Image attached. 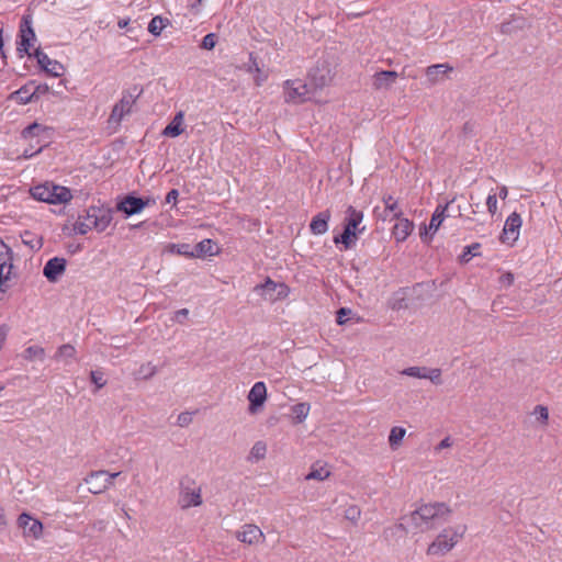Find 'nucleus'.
<instances>
[{"label":"nucleus","mask_w":562,"mask_h":562,"mask_svg":"<svg viewBox=\"0 0 562 562\" xmlns=\"http://www.w3.org/2000/svg\"><path fill=\"white\" fill-rule=\"evenodd\" d=\"M179 504L182 508L201 505L202 497L200 490L195 491L190 490L189 487H182L180 492Z\"/></svg>","instance_id":"nucleus-20"},{"label":"nucleus","mask_w":562,"mask_h":562,"mask_svg":"<svg viewBox=\"0 0 562 562\" xmlns=\"http://www.w3.org/2000/svg\"><path fill=\"white\" fill-rule=\"evenodd\" d=\"M450 513L445 503L424 504L411 514L409 519L416 529L424 532L435 528L439 519L446 521Z\"/></svg>","instance_id":"nucleus-1"},{"label":"nucleus","mask_w":562,"mask_h":562,"mask_svg":"<svg viewBox=\"0 0 562 562\" xmlns=\"http://www.w3.org/2000/svg\"><path fill=\"white\" fill-rule=\"evenodd\" d=\"M507 194H508L507 188L505 186L501 187L499 192H498L499 198L505 200L507 198Z\"/></svg>","instance_id":"nucleus-63"},{"label":"nucleus","mask_w":562,"mask_h":562,"mask_svg":"<svg viewBox=\"0 0 562 562\" xmlns=\"http://www.w3.org/2000/svg\"><path fill=\"white\" fill-rule=\"evenodd\" d=\"M76 356V349L70 344L61 345L56 353V358L72 359Z\"/></svg>","instance_id":"nucleus-39"},{"label":"nucleus","mask_w":562,"mask_h":562,"mask_svg":"<svg viewBox=\"0 0 562 562\" xmlns=\"http://www.w3.org/2000/svg\"><path fill=\"white\" fill-rule=\"evenodd\" d=\"M480 248H481V244H479V243H474V244H472V245H470V246H467V247L464 248V250H463L462 255H461V256H460V258H459V259H460V261H461L462 263H467V262H469L472 256H477V255H479L477 250H479Z\"/></svg>","instance_id":"nucleus-38"},{"label":"nucleus","mask_w":562,"mask_h":562,"mask_svg":"<svg viewBox=\"0 0 562 562\" xmlns=\"http://www.w3.org/2000/svg\"><path fill=\"white\" fill-rule=\"evenodd\" d=\"M192 423V416L189 412H183L178 415L177 424L180 427H187Z\"/></svg>","instance_id":"nucleus-51"},{"label":"nucleus","mask_w":562,"mask_h":562,"mask_svg":"<svg viewBox=\"0 0 562 562\" xmlns=\"http://www.w3.org/2000/svg\"><path fill=\"white\" fill-rule=\"evenodd\" d=\"M167 249L169 252L193 258V250H190L189 244H169Z\"/></svg>","instance_id":"nucleus-33"},{"label":"nucleus","mask_w":562,"mask_h":562,"mask_svg":"<svg viewBox=\"0 0 562 562\" xmlns=\"http://www.w3.org/2000/svg\"><path fill=\"white\" fill-rule=\"evenodd\" d=\"M22 241L30 246L31 249L33 250H38L42 248V238H34L33 237V234L31 232H24L22 235Z\"/></svg>","instance_id":"nucleus-35"},{"label":"nucleus","mask_w":562,"mask_h":562,"mask_svg":"<svg viewBox=\"0 0 562 562\" xmlns=\"http://www.w3.org/2000/svg\"><path fill=\"white\" fill-rule=\"evenodd\" d=\"M250 61H251V65H249L248 71H252L255 69L257 72H260V69L258 67L256 59L252 58V54H250Z\"/></svg>","instance_id":"nucleus-61"},{"label":"nucleus","mask_w":562,"mask_h":562,"mask_svg":"<svg viewBox=\"0 0 562 562\" xmlns=\"http://www.w3.org/2000/svg\"><path fill=\"white\" fill-rule=\"evenodd\" d=\"M7 525V517L4 513V508L0 507V526Z\"/></svg>","instance_id":"nucleus-62"},{"label":"nucleus","mask_w":562,"mask_h":562,"mask_svg":"<svg viewBox=\"0 0 562 562\" xmlns=\"http://www.w3.org/2000/svg\"><path fill=\"white\" fill-rule=\"evenodd\" d=\"M44 146H45V144L41 145L40 148L37 150H35V151L32 150V149H25L23 155H24L25 158L33 157L34 155L40 153Z\"/></svg>","instance_id":"nucleus-60"},{"label":"nucleus","mask_w":562,"mask_h":562,"mask_svg":"<svg viewBox=\"0 0 562 562\" xmlns=\"http://www.w3.org/2000/svg\"><path fill=\"white\" fill-rule=\"evenodd\" d=\"M2 33H3V25H2V23H0V53H1V58H2V65L5 66L7 65V55L3 50Z\"/></svg>","instance_id":"nucleus-56"},{"label":"nucleus","mask_w":562,"mask_h":562,"mask_svg":"<svg viewBox=\"0 0 562 562\" xmlns=\"http://www.w3.org/2000/svg\"><path fill=\"white\" fill-rule=\"evenodd\" d=\"M183 113L179 112L176 114L173 120L165 127L162 134L169 137H177L182 133Z\"/></svg>","instance_id":"nucleus-26"},{"label":"nucleus","mask_w":562,"mask_h":562,"mask_svg":"<svg viewBox=\"0 0 562 562\" xmlns=\"http://www.w3.org/2000/svg\"><path fill=\"white\" fill-rule=\"evenodd\" d=\"M358 234L344 226L341 234L334 237L335 244H342L345 249H350L355 246Z\"/></svg>","instance_id":"nucleus-28"},{"label":"nucleus","mask_w":562,"mask_h":562,"mask_svg":"<svg viewBox=\"0 0 562 562\" xmlns=\"http://www.w3.org/2000/svg\"><path fill=\"white\" fill-rule=\"evenodd\" d=\"M142 93L143 89L137 85H134L122 92V98L113 105L109 115V127L117 130L123 119L132 113L133 106Z\"/></svg>","instance_id":"nucleus-3"},{"label":"nucleus","mask_w":562,"mask_h":562,"mask_svg":"<svg viewBox=\"0 0 562 562\" xmlns=\"http://www.w3.org/2000/svg\"><path fill=\"white\" fill-rule=\"evenodd\" d=\"M149 204V199L144 200L133 194L125 195L117 204L116 210L126 216L140 213Z\"/></svg>","instance_id":"nucleus-9"},{"label":"nucleus","mask_w":562,"mask_h":562,"mask_svg":"<svg viewBox=\"0 0 562 562\" xmlns=\"http://www.w3.org/2000/svg\"><path fill=\"white\" fill-rule=\"evenodd\" d=\"M103 375V372L99 370L90 372V380L95 385V391L102 389L106 384Z\"/></svg>","instance_id":"nucleus-44"},{"label":"nucleus","mask_w":562,"mask_h":562,"mask_svg":"<svg viewBox=\"0 0 562 562\" xmlns=\"http://www.w3.org/2000/svg\"><path fill=\"white\" fill-rule=\"evenodd\" d=\"M16 525L25 538L40 539L43 535V524L27 513H22L18 517Z\"/></svg>","instance_id":"nucleus-7"},{"label":"nucleus","mask_w":562,"mask_h":562,"mask_svg":"<svg viewBox=\"0 0 562 562\" xmlns=\"http://www.w3.org/2000/svg\"><path fill=\"white\" fill-rule=\"evenodd\" d=\"M351 313V311L349 308H346V307H341L337 311V323L339 325H342L346 323V316L349 315Z\"/></svg>","instance_id":"nucleus-54"},{"label":"nucleus","mask_w":562,"mask_h":562,"mask_svg":"<svg viewBox=\"0 0 562 562\" xmlns=\"http://www.w3.org/2000/svg\"><path fill=\"white\" fill-rule=\"evenodd\" d=\"M266 452H267V446L263 441H257L250 450L251 457H254L256 460L263 459L266 456Z\"/></svg>","instance_id":"nucleus-42"},{"label":"nucleus","mask_w":562,"mask_h":562,"mask_svg":"<svg viewBox=\"0 0 562 562\" xmlns=\"http://www.w3.org/2000/svg\"><path fill=\"white\" fill-rule=\"evenodd\" d=\"M12 250L0 238V265L7 263V259H11Z\"/></svg>","instance_id":"nucleus-49"},{"label":"nucleus","mask_w":562,"mask_h":562,"mask_svg":"<svg viewBox=\"0 0 562 562\" xmlns=\"http://www.w3.org/2000/svg\"><path fill=\"white\" fill-rule=\"evenodd\" d=\"M164 27V19L161 16H155L148 24V32L153 35H159Z\"/></svg>","instance_id":"nucleus-41"},{"label":"nucleus","mask_w":562,"mask_h":562,"mask_svg":"<svg viewBox=\"0 0 562 562\" xmlns=\"http://www.w3.org/2000/svg\"><path fill=\"white\" fill-rule=\"evenodd\" d=\"M486 206L491 215H494L497 211V198L496 193H490L486 199Z\"/></svg>","instance_id":"nucleus-50"},{"label":"nucleus","mask_w":562,"mask_h":562,"mask_svg":"<svg viewBox=\"0 0 562 562\" xmlns=\"http://www.w3.org/2000/svg\"><path fill=\"white\" fill-rule=\"evenodd\" d=\"M120 474H121V472H115V473L108 472V475L104 476V482L108 484V488L113 485V480L115 477H117Z\"/></svg>","instance_id":"nucleus-58"},{"label":"nucleus","mask_w":562,"mask_h":562,"mask_svg":"<svg viewBox=\"0 0 562 562\" xmlns=\"http://www.w3.org/2000/svg\"><path fill=\"white\" fill-rule=\"evenodd\" d=\"M329 470L319 462H316L312 465L310 473L305 476V480L324 481L329 477Z\"/></svg>","instance_id":"nucleus-29"},{"label":"nucleus","mask_w":562,"mask_h":562,"mask_svg":"<svg viewBox=\"0 0 562 562\" xmlns=\"http://www.w3.org/2000/svg\"><path fill=\"white\" fill-rule=\"evenodd\" d=\"M449 206V203L446 205H438L430 218V223L428 226L425 227V233L420 232V237L426 240V236L428 234L434 235L442 224L445 217H446V211Z\"/></svg>","instance_id":"nucleus-18"},{"label":"nucleus","mask_w":562,"mask_h":562,"mask_svg":"<svg viewBox=\"0 0 562 562\" xmlns=\"http://www.w3.org/2000/svg\"><path fill=\"white\" fill-rule=\"evenodd\" d=\"M108 475V471L99 470L92 471L86 479L85 482L88 484V490L92 494H100L108 490V484L104 482V476Z\"/></svg>","instance_id":"nucleus-17"},{"label":"nucleus","mask_w":562,"mask_h":562,"mask_svg":"<svg viewBox=\"0 0 562 562\" xmlns=\"http://www.w3.org/2000/svg\"><path fill=\"white\" fill-rule=\"evenodd\" d=\"M24 353H25V359H27V360H34V359L43 360L45 357V350H44V348H42L40 346H30L25 349Z\"/></svg>","instance_id":"nucleus-36"},{"label":"nucleus","mask_w":562,"mask_h":562,"mask_svg":"<svg viewBox=\"0 0 562 562\" xmlns=\"http://www.w3.org/2000/svg\"><path fill=\"white\" fill-rule=\"evenodd\" d=\"M189 315V311L187 308H181L179 311H177L176 313V318L178 319V322H182V318H187Z\"/></svg>","instance_id":"nucleus-59"},{"label":"nucleus","mask_w":562,"mask_h":562,"mask_svg":"<svg viewBox=\"0 0 562 562\" xmlns=\"http://www.w3.org/2000/svg\"><path fill=\"white\" fill-rule=\"evenodd\" d=\"M521 226V218H520V215L516 212L512 213L506 222H505V225H504V229H503V235L505 236V238L503 239L505 241V239H512V240H516L517 237H518V231Z\"/></svg>","instance_id":"nucleus-19"},{"label":"nucleus","mask_w":562,"mask_h":562,"mask_svg":"<svg viewBox=\"0 0 562 562\" xmlns=\"http://www.w3.org/2000/svg\"><path fill=\"white\" fill-rule=\"evenodd\" d=\"M310 411V405L306 403H297L292 407V412L295 415L296 422L302 423Z\"/></svg>","instance_id":"nucleus-37"},{"label":"nucleus","mask_w":562,"mask_h":562,"mask_svg":"<svg viewBox=\"0 0 562 562\" xmlns=\"http://www.w3.org/2000/svg\"><path fill=\"white\" fill-rule=\"evenodd\" d=\"M397 220L398 222L394 225L392 233L396 241L402 243L411 235L414 225L407 218L400 217Z\"/></svg>","instance_id":"nucleus-23"},{"label":"nucleus","mask_w":562,"mask_h":562,"mask_svg":"<svg viewBox=\"0 0 562 562\" xmlns=\"http://www.w3.org/2000/svg\"><path fill=\"white\" fill-rule=\"evenodd\" d=\"M384 202V211L382 220L385 221L389 216V214H392L391 218H400L403 214L402 210L398 206L397 201L392 195H384L383 196Z\"/></svg>","instance_id":"nucleus-24"},{"label":"nucleus","mask_w":562,"mask_h":562,"mask_svg":"<svg viewBox=\"0 0 562 562\" xmlns=\"http://www.w3.org/2000/svg\"><path fill=\"white\" fill-rule=\"evenodd\" d=\"M467 527L445 528L436 539L428 546V555H443L451 551L453 547L463 538Z\"/></svg>","instance_id":"nucleus-4"},{"label":"nucleus","mask_w":562,"mask_h":562,"mask_svg":"<svg viewBox=\"0 0 562 562\" xmlns=\"http://www.w3.org/2000/svg\"><path fill=\"white\" fill-rule=\"evenodd\" d=\"M239 541L246 544H257L265 540V535L261 529L252 524H246L243 526V530L236 533Z\"/></svg>","instance_id":"nucleus-13"},{"label":"nucleus","mask_w":562,"mask_h":562,"mask_svg":"<svg viewBox=\"0 0 562 562\" xmlns=\"http://www.w3.org/2000/svg\"><path fill=\"white\" fill-rule=\"evenodd\" d=\"M179 196V192L177 189L170 190L166 195V203H176Z\"/></svg>","instance_id":"nucleus-57"},{"label":"nucleus","mask_w":562,"mask_h":562,"mask_svg":"<svg viewBox=\"0 0 562 562\" xmlns=\"http://www.w3.org/2000/svg\"><path fill=\"white\" fill-rule=\"evenodd\" d=\"M35 38L36 36L32 27L31 18L29 15L23 16L20 25V42L18 43V52L25 53L30 57L33 56V54L30 53V48L32 47Z\"/></svg>","instance_id":"nucleus-8"},{"label":"nucleus","mask_w":562,"mask_h":562,"mask_svg":"<svg viewBox=\"0 0 562 562\" xmlns=\"http://www.w3.org/2000/svg\"><path fill=\"white\" fill-rule=\"evenodd\" d=\"M277 286L278 284L268 278L265 283L256 285L254 290L265 300L274 301L277 296L273 295V292L276 291Z\"/></svg>","instance_id":"nucleus-27"},{"label":"nucleus","mask_w":562,"mask_h":562,"mask_svg":"<svg viewBox=\"0 0 562 562\" xmlns=\"http://www.w3.org/2000/svg\"><path fill=\"white\" fill-rule=\"evenodd\" d=\"M46 127L38 124V123H33L29 126H26L23 131H22V136L24 138H34V137H40L44 132H46Z\"/></svg>","instance_id":"nucleus-32"},{"label":"nucleus","mask_w":562,"mask_h":562,"mask_svg":"<svg viewBox=\"0 0 562 562\" xmlns=\"http://www.w3.org/2000/svg\"><path fill=\"white\" fill-rule=\"evenodd\" d=\"M405 434L406 430L403 427L395 426L391 429L389 436V443L393 450L397 449V447L401 445Z\"/></svg>","instance_id":"nucleus-30"},{"label":"nucleus","mask_w":562,"mask_h":562,"mask_svg":"<svg viewBox=\"0 0 562 562\" xmlns=\"http://www.w3.org/2000/svg\"><path fill=\"white\" fill-rule=\"evenodd\" d=\"M157 373V367L154 366L151 362L143 363L138 371H137V378L143 380H149Z\"/></svg>","instance_id":"nucleus-34"},{"label":"nucleus","mask_w":562,"mask_h":562,"mask_svg":"<svg viewBox=\"0 0 562 562\" xmlns=\"http://www.w3.org/2000/svg\"><path fill=\"white\" fill-rule=\"evenodd\" d=\"M360 515L361 510L357 505H350L345 510V518L352 522H356L360 518Z\"/></svg>","instance_id":"nucleus-45"},{"label":"nucleus","mask_w":562,"mask_h":562,"mask_svg":"<svg viewBox=\"0 0 562 562\" xmlns=\"http://www.w3.org/2000/svg\"><path fill=\"white\" fill-rule=\"evenodd\" d=\"M13 268V265L10 263L7 266V263L0 265V283L5 285V282L10 280L11 270Z\"/></svg>","instance_id":"nucleus-48"},{"label":"nucleus","mask_w":562,"mask_h":562,"mask_svg":"<svg viewBox=\"0 0 562 562\" xmlns=\"http://www.w3.org/2000/svg\"><path fill=\"white\" fill-rule=\"evenodd\" d=\"M40 67L52 77H60L65 70L64 66L57 61L50 59L41 48H36L33 53Z\"/></svg>","instance_id":"nucleus-10"},{"label":"nucleus","mask_w":562,"mask_h":562,"mask_svg":"<svg viewBox=\"0 0 562 562\" xmlns=\"http://www.w3.org/2000/svg\"><path fill=\"white\" fill-rule=\"evenodd\" d=\"M363 221V212L349 205L345 212L344 226L360 235L366 231V226H361Z\"/></svg>","instance_id":"nucleus-12"},{"label":"nucleus","mask_w":562,"mask_h":562,"mask_svg":"<svg viewBox=\"0 0 562 562\" xmlns=\"http://www.w3.org/2000/svg\"><path fill=\"white\" fill-rule=\"evenodd\" d=\"M535 413H538L539 414V420H541L542 423L547 424L548 419H549V412H548V408L546 406H542V405H537L536 408H535Z\"/></svg>","instance_id":"nucleus-52"},{"label":"nucleus","mask_w":562,"mask_h":562,"mask_svg":"<svg viewBox=\"0 0 562 562\" xmlns=\"http://www.w3.org/2000/svg\"><path fill=\"white\" fill-rule=\"evenodd\" d=\"M128 23H130L128 19H126V20L123 19V20L119 21L117 25H119L120 29H125V27H127Z\"/></svg>","instance_id":"nucleus-64"},{"label":"nucleus","mask_w":562,"mask_h":562,"mask_svg":"<svg viewBox=\"0 0 562 562\" xmlns=\"http://www.w3.org/2000/svg\"><path fill=\"white\" fill-rule=\"evenodd\" d=\"M310 79L314 88L322 89L331 82L333 76L328 66L326 64H322V66H316L312 69L310 72Z\"/></svg>","instance_id":"nucleus-15"},{"label":"nucleus","mask_w":562,"mask_h":562,"mask_svg":"<svg viewBox=\"0 0 562 562\" xmlns=\"http://www.w3.org/2000/svg\"><path fill=\"white\" fill-rule=\"evenodd\" d=\"M398 74L394 70L378 71L372 76V87L375 90H389L396 81Z\"/></svg>","instance_id":"nucleus-16"},{"label":"nucleus","mask_w":562,"mask_h":562,"mask_svg":"<svg viewBox=\"0 0 562 562\" xmlns=\"http://www.w3.org/2000/svg\"><path fill=\"white\" fill-rule=\"evenodd\" d=\"M34 86V81H30L29 83L21 87L16 90L12 97L22 104H26L30 102H34V93L32 87Z\"/></svg>","instance_id":"nucleus-25"},{"label":"nucleus","mask_w":562,"mask_h":562,"mask_svg":"<svg viewBox=\"0 0 562 562\" xmlns=\"http://www.w3.org/2000/svg\"><path fill=\"white\" fill-rule=\"evenodd\" d=\"M425 379H428L434 383L435 385L442 384L441 379V369L439 368H427L426 376Z\"/></svg>","instance_id":"nucleus-43"},{"label":"nucleus","mask_w":562,"mask_h":562,"mask_svg":"<svg viewBox=\"0 0 562 562\" xmlns=\"http://www.w3.org/2000/svg\"><path fill=\"white\" fill-rule=\"evenodd\" d=\"M452 446V441L450 439V437H446L445 439H442L436 447H435V451H440L442 449H447V448H450Z\"/></svg>","instance_id":"nucleus-55"},{"label":"nucleus","mask_w":562,"mask_h":562,"mask_svg":"<svg viewBox=\"0 0 562 562\" xmlns=\"http://www.w3.org/2000/svg\"><path fill=\"white\" fill-rule=\"evenodd\" d=\"M308 85L302 80L285 81L284 99L286 102L301 103L310 99Z\"/></svg>","instance_id":"nucleus-6"},{"label":"nucleus","mask_w":562,"mask_h":562,"mask_svg":"<svg viewBox=\"0 0 562 562\" xmlns=\"http://www.w3.org/2000/svg\"><path fill=\"white\" fill-rule=\"evenodd\" d=\"M452 70L453 68L448 64L431 65L426 68V76L429 83L435 85Z\"/></svg>","instance_id":"nucleus-22"},{"label":"nucleus","mask_w":562,"mask_h":562,"mask_svg":"<svg viewBox=\"0 0 562 562\" xmlns=\"http://www.w3.org/2000/svg\"><path fill=\"white\" fill-rule=\"evenodd\" d=\"M427 367H409L404 369L401 373L412 378L425 379Z\"/></svg>","instance_id":"nucleus-40"},{"label":"nucleus","mask_w":562,"mask_h":562,"mask_svg":"<svg viewBox=\"0 0 562 562\" xmlns=\"http://www.w3.org/2000/svg\"><path fill=\"white\" fill-rule=\"evenodd\" d=\"M34 93V101H37L42 95L49 92V87L46 83H40L32 87Z\"/></svg>","instance_id":"nucleus-47"},{"label":"nucleus","mask_w":562,"mask_h":562,"mask_svg":"<svg viewBox=\"0 0 562 562\" xmlns=\"http://www.w3.org/2000/svg\"><path fill=\"white\" fill-rule=\"evenodd\" d=\"M250 414H256L267 400V387L263 382H256L250 389L248 396Z\"/></svg>","instance_id":"nucleus-11"},{"label":"nucleus","mask_w":562,"mask_h":562,"mask_svg":"<svg viewBox=\"0 0 562 562\" xmlns=\"http://www.w3.org/2000/svg\"><path fill=\"white\" fill-rule=\"evenodd\" d=\"M205 255H213V241L211 239H204L194 247L193 257H202Z\"/></svg>","instance_id":"nucleus-31"},{"label":"nucleus","mask_w":562,"mask_h":562,"mask_svg":"<svg viewBox=\"0 0 562 562\" xmlns=\"http://www.w3.org/2000/svg\"><path fill=\"white\" fill-rule=\"evenodd\" d=\"M330 220V212L328 210L316 214L310 224V229L314 235L325 234L328 229V222Z\"/></svg>","instance_id":"nucleus-21"},{"label":"nucleus","mask_w":562,"mask_h":562,"mask_svg":"<svg viewBox=\"0 0 562 562\" xmlns=\"http://www.w3.org/2000/svg\"><path fill=\"white\" fill-rule=\"evenodd\" d=\"M66 270V260L54 257L49 259L43 269V274L50 282H56Z\"/></svg>","instance_id":"nucleus-14"},{"label":"nucleus","mask_w":562,"mask_h":562,"mask_svg":"<svg viewBox=\"0 0 562 562\" xmlns=\"http://www.w3.org/2000/svg\"><path fill=\"white\" fill-rule=\"evenodd\" d=\"M216 42H217L216 35L214 33H209L203 37L201 47L203 49H207V50L213 49L216 45Z\"/></svg>","instance_id":"nucleus-46"},{"label":"nucleus","mask_w":562,"mask_h":562,"mask_svg":"<svg viewBox=\"0 0 562 562\" xmlns=\"http://www.w3.org/2000/svg\"><path fill=\"white\" fill-rule=\"evenodd\" d=\"M499 283L505 286H510L514 283V274L506 272L499 277Z\"/></svg>","instance_id":"nucleus-53"},{"label":"nucleus","mask_w":562,"mask_h":562,"mask_svg":"<svg viewBox=\"0 0 562 562\" xmlns=\"http://www.w3.org/2000/svg\"><path fill=\"white\" fill-rule=\"evenodd\" d=\"M112 221V211L110 209L90 206L85 215H79L74 224V229L80 235H86L91 229L103 232Z\"/></svg>","instance_id":"nucleus-2"},{"label":"nucleus","mask_w":562,"mask_h":562,"mask_svg":"<svg viewBox=\"0 0 562 562\" xmlns=\"http://www.w3.org/2000/svg\"><path fill=\"white\" fill-rule=\"evenodd\" d=\"M31 194L35 200L49 204L67 203L72 198L68 188L48 182L33 187Z\"/></svg>","instance_id":"nucleus-5"}]
</instances>
